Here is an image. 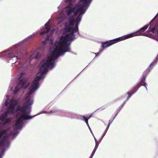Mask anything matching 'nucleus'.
Returning a JSON list of instances; mask_svg holds the SVG:
<instances>
[{
	"label": "nucleus",
	"instance_id": "393cba45",
	"mask_svg": "<svg viewBox=\"0 0 158 158\" xmlns=\"http://www.w3.org/2000/svg\"><path fill=\"white\" fill-rule=\"evenodd\" d=\"M95 144H95V148H94V149H95V150H96V149H97V148L98 147V144H99V143H95Z\"/></svg>",
	"mask_w": 158,
	"mask_h": 158
},
{
	"label": "nucleus",
	"instance_id": "2f4dec72",
	"mask_svg": "<svg viewBox=\"0 0 158 158\" xmlns=\"http://www.w3.org/2000/svg\"><path fill=\"white\" fill-rule=\"evenodd\" d=\"M98 54H99V52H98V53H96V56H98Z\"/></svg>",
	"mask_w": 158,
	"mask_h": 158
},
{
	"label": "nucleus",
	"instance_id": "aec40b11",
	"mask_svg": "<svg viewBox=\"0 0 158 158\" xmlns=\"http://www.w3.org/2000/svg\"><path fill=\"white\" fill-rule=\"evenodd\" d=\"M19 88H20L17 85L15 89L14 90V93L15 94H16L17 93L18 91H19Z\"/></svg>",
	"mask_w": 158,
	"mask_h": 158
},
{
	"label": "nucleus",
	"instance_id": "f03ea898",
	"mask_svg": "<svg viewBox=\"0 0 158 158\" xmlns=\"http://www.w3.org/2000/svg\"><path fill=\"white\" fill-rule=\"evenodd\" d=\"M66 50L65 48L58 42L51 56L48 57L47 60L45 62H44V60L41 62V67L39 70V73H40L43 70L42 69H46L48 70V67L52 68L54 66L55 59L54 58H56L59 56V55L65 52H69L65 51Z\"/></svg>",
	"mask_w": 158,
	"mask_h": 158
},
{
	"label": "nucleus",
	"instance_id": "58836bf2",
	"mask_svg": "<svg viewBox=\"0 0 158 158\" xmlns=\"http://www.w3.org/2000/svg\"><path fill=\"white\" fill-rule=\"evenodd\" d=\"M157 57H158V55H157Z\"/></svg>",
	"mask_w": 158,
	"mask_h": 158
},
{
	"label": "nucleus",
	"instance_id": "ddd939ff",
	"mask_svg": "<svg viewBox=\"0 0 158 158\" xmlns=\"http://www.w3.org/2000/svg\"><path fill=\"white\" fill-rule=\"evenodd\" d=\"M65 31L67 32H70L72 29V27L69 23H66L65 24Z\"/></svg>",
	"mask_w": 158,
	"mask_h": 158
},
{
	"label": "nucleus",
	"instance_id": "9b49d317",
	"mask_svg": "<svg viewBox=\"0 0 158 158\" xmlns=\"http://www.w3.org/2000/svg\"><path fill=\"white\" fill-rule=\"evenodd\" d=\"M50 20H48L44 25V26L43 28L42 31L40 32L41 35H43L48 33L51 28V26L49 24Z\"/></svg>",
	"mask_w": 158,
	"mask_h": 158
},
{
	"label": "nucleus",
	"instance_id": "2eb2a0df",
	"mask_svg": "<svg viewBox=\"0 0 158 158\" xmlns=\"http://www.w3.org/2000/svg\"><path fill=\"white\" fill-rule=\"evenodd\" d=\"M78 26L77 24H75L74 28L72 27V29L70 32L73 33V34L78 31Z\"/></svg>",
	"mask_w": 158,
	"mask_h": 158
},
{
	"label": "nucleus",
	"instance_id": "f8f14e48",
	"mask_svg": "<svg viewBox=\"0 0 158 158\" xmlns=\"http://www.w3.org/2000/svg\"><path fill=\"white\" fill-rule=\"evenodd\" d=\"M24 73H22L20 74V76L19 78V81L17 85L20 88H22L23 87L26 82V79L24 78H22V76L23 75Z\"/></svg>",
	"mask_w": 158,
	"mask_h": 158
},
{
	"label": "nucleus",
	"instance_id": "4be33fe9",
	"mask_svg": "<svg viewBox=\"0 0 158 158\" xmlns=\"http://www.w3.org/2000/svg\"><path fill=\"white\" fill-rule=\"evenodd\" d=\"M106 129V131L104 132V133L102 135V137H101V139L100 140H99L100 141H101V140L102 139V138L105 135V134H106V132L107 131V129Z\"/></svg>",
	"mask_w": 158,
	"mask_h": 158
},
{
	"label": "nucleus",
	"instance_id": "423d86ee",
	"mask_svg": "<svg viewBox=\"0 0 158 158\" xmlns=\"http://www.w3.org/2000/svg\"><path fill=\"white\" fill-rule=\"evenodd\" d=\"M150 72L149 69H147L145 71L142 75V77L140 81L137 84L136 86L130 92V93L128 92L127 94L128 95V97L127 98V100L131 97V95L133 94L141 86H144L147 89L146 85L147 84L145 83V79L147 76V74L149 73Z\"/></svg>",
	"mask_w": 158,
	"mask_h": 158
},
{
	"label": "nucleus",
	"instance_id": "f704fd0d",
	"mask_svg": "<svg viewBox=\"0 0 158 158\" xmlns=\"http://www.w3.org/2000/svg\"><path fill=\"white\" fill-rule=\"evenodd\" d=\"M88 0V1H91L90 2H90H91V1H92V0Z\"/></svg>",
	"mask_w": 158,
	"mask_h": 158
},
{
	"label": "nucleus",
	"instance_id": "6e6552de",
	"mask_svg": "<svg viewBox=\"0 0 158 158\" xmlns=\"http://www.w3.org/2000/svg\"><path fill=\"white\" fill-rule=\"evenodd\" d=\"M158 26H154L151 28L150 27L147 31L144 34V36H147L153 39L157 40V38L158 37Z\"/></svg>",
	"mask_w": 158,
	"mask_h": 158
},
{
	"label": "nucleus",
	"instance_id": "39448f33",
	"mask_svg": "<svg viewBox=\"0 0 158 158\" xmlns=\"http://www.w3.org/2000/svg\"><path fill=\"white\" fill-rule=\"evenodd\" d=\"M75 35L73 33L66 34L64 36H62L60 40L59 43L63 46L66 50L65 51H70V48L69 45L70 44V40H73L74 39Z\"/></svg>",
	"mask_w": 158,
	"mask_h": 158
},
{
	"label": "nucleus",
	"instance_id": "473e14b6",
	"mask_svg": "<svg viewBox=\"0 0 158 158\" xmlns=\"http://www.w3.org/2000/svg\"><path fill=\"white\" fill-rule=\"evenodd\" d=\"M125 102H124L123 103V104H122V106H123L124 105V104H125Z\"/></svg>",
	"mask_w": 158,
	"mask_h": 158
},
{
	"label": "nucleus",
	"instance_id": "72a5a7b5",
	"mask_svg": "<svg viewBox=\"0 0 158 158\" xmlns=\"http://www.w3.org/2000/svg\"><path fill=\"white\" fill-rule=\"evenodd\" d=\"M92 157H93V156H90L89 158H92Z\"/></svg>",
	"mask_w": 158,
	"mask_h": 158
},
{
	"label": "nucleus",
	"instance_id": "a211bd4d",
	"mask_svg": "<svg viewBox=\"0 0 158 158\" xmlns=\"http://www.w3.org/2000/svg\"><path fill=\"white\" fill-rule=\"evenodd\" d=\"M74 18H72L71 19H70L69 20V22L70 26L71 27H72L74 25Z\"/></svg>",
	"mask_w": 158,
	"mask_h": 158
},
{
	"label": "nucleus",
	"instance_id": "7c9ffc66",
	"mask_svg": "<svg viewBox=\"0 0 158 158\" xmlns=\"http://www.w3.org/2000/svg\"><path fill=\"white\" fill-rule=\"evenodd\" d=\"M46 40H47V39H46ZM46 41H44L43 42V44H46Z\"/></svg>",
	"mask_w": 158,
	"mask_h": 158
},
{
	"label": "nucleus",
	"instance_id": "f3484780",
	"mask_svg": "<svg viewBox=\"0 0 158 158\" xmlns=\"http://www.w3.org/2000/svg\"><path fill=\"white\" fill-rule=\"evenodd\" d=\"M7 131L6 130H3L0 132V138H1L4 134H6Z\"/></svg>",
	"mask_w": 158,
	"mask_h": 158
},
{
	"label": "nucleus",
	"instance_id": "0eeeda50",
	"mask_svg": "<svg viewBox=\"0 0 158 158\" xmlns=\"http://www.w3.org/2000/svg\"><path fill=\"white\" fill-rule=\"evenodd\" d=\"M90 1L88 0H80L79 7L74 12L73 17L76 16L79 12V14H81V15L84 14L88 7Z\"/></svg>",
	"mask_w": 158,
	"mask_h": 158
},
{
	"label": "nucleus",
	"instance_id": "a878e982",
	"mask_svg": "<svg viewBox=\"0 0 158 158\" xmlns=\"http://www.w3.org/2000/svg\"><path fill=\"white\" fill-rule=\"evenodd\" d=\"M72 0H65V2L66 3H68L71 2Z\"/></svg>",
	"mask_w": 158,
	"mask_h": 158
},
{
	"label": "nucleus",
	"instance_id": "bb28decb",
	"mask_svg": "<svg viewBox=\"0 0 158 158\" xmlns=\"http://www.w3.org/2000/svg\"><path fill=\"white\" fill-rule=\"evenodd\" d=\"M58 110H51L50 111V112H53V113H56V112H58Z\"/></svg>",
	"mask_w": 158,
	"mask_h": 158
},
{
	"label": "nucleus",
	"instance_id": "f257e3e1",
	"mask_svg": "<svg viewBox=\"0 0 158 158\" xmlns=\"http://www.w3.org/2000/svg\"><path fill=\"white\" fill-rule=\"evenodd\" d=\"M30 97L29 96L27 97L26 98L25 100V105L23 106L20 105L18 106L17 107V111H20L22 113L18 112L17 115L20 116L17 119L16 123L15 124L16 127H18L19 129L22 128V122L23 119L24 120L30 119L35 116L31 117L28 114L30 113V111L28 112L27 111V110L29 108V106L33 103L32 101H30Z\"/></svg>",
	"mask_w": 158,
	"mask_h": 158
},
{
	"label": "nucleus",
	"instance_id": "7ed1b4c3",
	"mask_svg": "<svg viewBox=\"0 0 158 158\" xmlns=\"http://www.w3.org/2000/svg\"><path fill=\"white\" fill-rule=\"evenodd\" d=\"M158 15V13L154 18L151 20L150 23L147 24L144 27L140 29L137 31L128 34L124 37H120L116 39H115L113 40H110L104 42H102V47L103 48H105L109 47L112 44H113L118 42L122 41L124 40H125L128 38L132 37L134 36L139 35H143L144 36V31L148 28L149 25L151 22L153 21L154 19L157 17Z\"/></svg>",
	"mask_w": 158,
	"mask_h": 158
},
{
	"label": "nucleus",
	"instance_id": "6ab92c4d",
	"mask_svg": "<svg viewBox=\"0 0 158 158\" xmlns=\"http://www.w3.org/2000/svg\"><path fill=\"white\" fill-rule=\"evenodd\" d=\"M91 116H90L88 118H86L85 117V116H82V117L83 118L84 120L85 121V123L87 124V126H89V124L88 123V120L90 118Z\"/></svg>",
	"mask_w": 158,
	"mask_h": 158
},
{
	"label": "nucleus",
	"instance_id": "cd10ccee",
	"mask_svg": "<svg viewBox=\"0 0 158 158\" xmlns=\"http://www.w3.org/2000/svg\"><path fill=\"white\" fill-rule=\"evenodd\" d=\"M5 105L6 106H7L8 105V102L7 101H6L5 102Z\"/></svg>",
	"mask_w": 158,
	"mask_h": 158
},
{
	"label": "nucleus",
	"instance_id": "1a4fd4ad",
	"mask_svg": "<svg viewBox=\"0 0 158 158\" xmlns=\"http://www.w3.org/2000/svg\"><path fill=\"white\" fill-rule=\"evenodd\" d=\"M16 111H17V109L15 110L14 106H13L12 103H11L10 104L9 106L7 108L6 112L5 113V114L3 117H1L0 119L1 120L3 121L4 119V116H5V117H6L7 114H13Z\"/></svg>",
	"mask_w": 158,
	"mask_h": 158
},
{
	"label": "nucleus",
	"instance_id": "4c0bfd02",
	"mask_svg": "<svg viewBox=\"0 0 158 158\" xmlns=\"http://www.w3.org/2000/svg\"><path fill=\"white\" fill-rule=\"evenodd\" d=\"M37 58V56H35V58Z\"/></svg>",
	"mask_w": 158,
	"mask_h": 158
},
{
	"label": "nucleus",
	"instance_id": "dca6fc26",
	"mask_svg": "<svg viewBox=\"0 0 158 158\" xmlns=\"http://www.w3.org/2000/svg\"><path fill=\"white\" fill-rule=\"evenodd\" d=\"M75 10V7H73L71 8L69 10H68L67 13V15H71L72 13L74 12Z\"/></svg>",
	"mask_w": 158,
	"mask_h": 158
},
{
	"label": "nucleus",
	"instance_id": "5701e85b",
	"mask_svg": "<svg viewBox=\"0 0 158 158\" xmlns=\"http://www.w3.org/2000/svg\"><path fill=\"white\" fill-rule=\"evenodd\" d=\"M4 144V142L2 140L0 141V146H3Z\"/></svg>",
	"mask_w": 158,
	"mask_h": 158
},
{
	"label": "nucleus",
	"instance_id": "20e7f679",
	"mask_svg": "<svg viewBox=\"0 0 158 158\" xmlns=\"http://www.w3.org/2000/svg\"><path fill=\"white\" fill-rule=\"evenodd\" d=\"M43 71L40 74L39 76H36L35 78V79L33 82V84L31 85V87L29 88L30 91L28 93V96H27L25 98L29 96L31 98L30 95L33 94L38 88L39 85V81L41 79H44V74H45L48 72V69H42ZM30 101H32L31 100V98H30Z\"/></svg>",
	"mask_w": 158,
	"mask_h": 158
},
{
	"label": "nucleus",
	"instance_id": "4468645a",
	"mask_svg": "<svg viewBox=\"0 0 158 158\" xmlns=\"http://www.w3.org/2000/svg\"><path fill=\"white\" fill-rule=\"evenodd\" d=\"M81 15V14H79L77 17L76 18V23L75 24H77L78 25L80 23L81 20V15Z\"/></svg>",
	"mask_w": 158,
	"mask_h": 158
},
{
	"label": "nucleus",
	"instance_id": "9d476101",
	"mask_svg": "<svg viewBox=\"0 0 158 158\" xmlns=\"http://www.w3.org/2000/svg\"><path fill=\"white\" fill-rule=\"evenodd\" d=\"M20 50H16L13 52V53L10 54L9 57L11 58H13V60H16L15 63L17 61L18 59L21 58V55H20L21 53H20Z\"/></svg>",
	"mask_w": 158,
	"mask_h": 158
},
{
	"label": "nucleus",
	"instance_id": "412c9836",
	"mask_svg": "<svg viewBox=\"0 0 158 158\" xmlns=\"http://www.w3.org/2000/svg\"><path fill=\"white\" fill-rule=\"evenodd\" d=\"M113 120H113L112 121H109V123H108V125L106 127V129H107V130H108L110 125L111 123H112Z\"/></svg>",
	"mask_w": 158,
	"mask_h": 158
},
{
	"label": "nucleus",
	"instance_id": "c9c22d12",
	"mask_svg": "<svg viewBox=\"0 0 158 158\" xmlns=\"http://www.w3.org/2000/svg\"><path fill=\"white\" fill-rule=\"evenodd\" d=\"M17 103V101H15V104H16Z\"/></svg>",
	"mask_w": 158,
	"mask_h": 158
},
{
	"label": "nucleus",
	"instance_id": "b1692460",
	"mask_svg": "<svg viewBox=\"0 0 158 158\" xmlns=\"http://www.w3.org/2000/svg\"><path fill=\"white\" fill-rule=\"evenodd\" d=\"M96 151V150H95V149H94L93 152H92L90 156H94V153H95Z\"/></svg>",
	"mask_w": 158,
	"mask_h": 158
},
{
	"label": "nucleus",
	"instance_id": "c756f323",
	"mask_svg": "<svg viewBox=\"0 0 158 158\" xmlns=\"http://www.w3.org/2000/svg\"><path fill=\"white\" fill-rule=\"evenodd\" d=\"M94 139H95V143H98V141H97L96 138L95 137H94Z\"/></svg>",
	"mask_w": 158,
	"mask_h": 158
},
{
	"label": "nucleus",
	"instance_id": "e433bc0d",
	"mask_svg": "<svg viewBox=\"0 0 158 158\" xmlns=\"http://www.w3.org/2000/svg\"><path fill=\"white\" fill-rule=\"evenodd\" d=\"M31 57H32V56H30V58L31 59Z\"/></svg>",
	"mask_w": 158,
	"mask_h": 158
},
{
	"label": "nucleus",
	"instance_id": "ea45409f",
	"mask_svg": "<svg viewBox=\"0 0 158 158\" xmlns=\"http://www.w3.org/2000/svg\"><path fill=\"white\" fill-rule=\"evenodd\" d=\"M0 158H1V156L0 155Z\"/></svg>",
	"mask_w": 158,
	"mask_h": 158
},
{
	"label": "nucleus",
	"instance_id": "c85d7f7f",
	"mask_svg": "<svg viewBox=\"0 0 158 158\" xmlns=\"http://www.w3.org/2000/svg\"><path fill=\"white\" fill-rule=\"evenodd\" d=\"M6 139V137L5 136H4L3 138L2 141H5Z\"/></svg>",
	"mask_w": 158,
	"mask_h": 158
}]
</instances>
